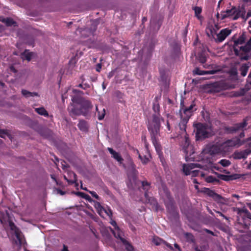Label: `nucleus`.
I'll list each match as a JSON object with an SVG mask.
<instances>
[{"label":"nucleus","mask_w":251,"mask_h":251,"mask_svg":"<svg viewBox=\"0 0 251 251\" xmlns=\"http://www.w3.org/2000/svg\"><path fill=\"white\" fill-rule=\"evenodd\" d=\"M96 110L98 113V119L99 120H102L105 115V110L104 108L102 107L101 111H99L98 106H96Z\"/></svg>","instance_id":"33"},{"label":"nucleus","mask_w":251,"mask_h":251,"mask_svg":"<svg viewBox=\"0 0 251 251\" xmlns=\"http://www.w3.org/2000/svg\"><path fill=\"white\" fill-rule=\"evenodd\" d=\"M160 98H161V96H160L159 97L156 96L154 98L153 102H158V100H159L160 99Z\"/></svg>","instance_id":"62"},{"label":"nucleus","mask_w":251,"mask_h":251,"mask_svg":"<svg viewBox=\"0 0 251 251\" xmlns=\"http://www.w3.org/2000/svg\"><path fill=\"white\" fill-rule=\"evenodd\" d=\"M204 193L209 197L212 198L217 202H222V200L223 199V197L215 193L213 190L210 189L209 188H205Z\"/></svg>","instance_id":"14"},{"label":"nucleus","mask_w":251,"mask_h":251,"mask_svg":"<svg viewBox=\"0 0 251 251\" xmlns=\"http://www.w3.org/2000/svg\"><path fill=\"white\" fill-rule=\"evenodd\" d=\"M141 184L143 189L145 191L144 196L146 201L151 204L155 205L156 210L158 211L160 207L158 202L153 197H149L148 194V191L150 189L151 183L146 180H144L141 182Z\"/></svg>","instance_id":"10"},{"label":"nucleus","mask_w":251,"mask_h":251,"mask_svg":"<svg viewBox=\"0 0 251 251\" xmlns=\"http://www.w3.org/2000/svg\"><path fill=\"white\" fill-rule=\"evenodd\" d=\"M76 194L77 196H79L81 197V198H83L84 197V195L85 194V193L81 192H78Z\"/></svg>","instance_id":"58"},{"label":"nucleus","mask_w":251,"mask_h":251,"mask_svg":"<svg viewBox=\"0 0 251 251\" xmlns=\"http://www.w3.org/2000/svg\"><path fill=\"white\" fill-rule=\"evenodd\" d=\"M159 124H155V125H150L148 129L150 132L151 140L152 144L155 147L157 154L160 156L162 152V148L158 141V137L160 136V129Z\"/></svg>","instance_id":"4"},{"label":"nucleus","mask_w":251,"mask_h":251,"mask_svg":"<svg viewBox=\"0 0 251 251\" xmlns=\"http://www.w3.org/2000/svg\"><path fill=\"white\" fill-rule=\"evenodd\" d=\"M66 172L67 173L68 177L69 180L68 181V184H75V186L77 187L78 186V183L77 182L76 175L74 172L71 170H67Z\"/></svg>","instance_id":"19"},{"label":"nucleus","mask_w":251,"mask_h":251,"mask_svg":"<svg viewBox=\"0 0 251 251\" xmlns=\"http://www.w3.org/2000/svg\"><path fill=\"white\" fill-rule=\"evenodd\" d=\"M152 109L154 112L152 116V120L148 122L147 127H149L150 125H155V124H159V128H160L161 123L160 120H163L161 118L160 114V105L159 102H153L152 106Z\"/></svg>","instance_id":"8"},{"label":"nucleus","mask_w":251,"mask_h":251,"mask_svg":"<svg viewBox=\"0 0 251 251\" xmlns=\"http://www.w3.org/2000/svg\"><path fill=\"white\" fill-rule=\"evenodd\" d=\"M216 212L220 216L223 217L224 219H227V217L224 215L221 212L216 211Z\"/></svg>","instance_id":"57"},{"label":"nucleus","mask_w":251,"mask_h":251,"mask_svg":"<svg viewBox=\"0 0 251 251\" xmlns=\"http://www.w3.org/2000/svg\"><path fill=\"white\" fill-rule=\"evenodd\" d=\"M219 163L223 167H227L230 164V162L229 160L225 159L221 160Z\"/></svg>","instance_id":"42"},{"label":"nucleus","mask_w":251,"mask_h":251,"mask_svg":"<svg viewBox=\"0 0 251 251\" xmlns=\"http://www.w3.org/2000/svg\"><path fill=\"white\" fill-rule=\"evenodd\" d=\"M142 140L144 142H147L146 136L145 135H142Z\"/></svg>","instance_id":"63"},{"label":"nucleus","mask_w":251,"mask_h":251,"mask_svg":"<svg viewBox=\"0 0 251 251\" xmlns=\"http://www.w3.org/2000/svg\"><path fill=\"white\" fill-rule=\"evenodd\" d=\"M16 237L19 241V244L20 245H21L22 244V239L21 238L20 235L18 234H16Z\"/></svg>","instance_id":"60"},{"label":"nucleus","mask_w":251,"mask_h":251,"mask_svg":"<svg viewBox=\"0 0 251 251\" xmlns=\"http://www.w3.org/2000/svg\"><path fill=\"white\" fill-rule=\"evenodd\" d=\"M123 244L125 245L126 249L127 251H133L134 250L133 247L126 239L122 240Z\"/></svg>","instance_id":"35"},{"label":"nucleus","mask_w":251,"mask_h":251,"mask_svg":"<svg viewBox=\"0 0 251 251\" xmlns=\"http://www.w3.org/2000/svg\"><path fill=\"white\" fill-rule=\"evenodd\" d=\"M101 69V64L100 63H98L96 65V70L97 72H100Z\"/></svg>","instance_id":"54"},{"label":"nucleus","mask_w":251,"mask_h":251,"mask_svg":"<svg viewBox=\"0 0 251 251\" xmlns=\"http://www.w3.org/2000/svg\"><path fill=\"white\" fill-rule=\"evenodd\" d=\"M103 211H104L108 216L111 217L112 216V211L110 209L108 208L107 210L104 209Z\"/></svg>","instance_id":"51"},{"label":"nucleus","mask_w":251,"mask_h":251,"mask_svg":"<svg viewBox=\"0 0 251 251\" xmlns=\"http://www.w3.org/2000/svg\"><path fill=\"white\" fill-rule=\"evenodd\" d=\"M184 236H185V238L186 239V240L189 242H194L195 241L194 237L193 235L191 233H189V232L185 233Z\"/></svg>","instance_id":"39"},{"label":"nucleus","mask_w":251,"mask_h":251,"mask_svg":"<svg viewBox=\"0 0 251 251\" xmlns=\"http://www.w3.org/2000/svg\"><path fill=\"white\" fill-rule=\"evenodd\" d=\"M61 164L62 169L64 170L65 172H66L67 170H69L68 168L69 166L65 161H63V162H61Z\"/></svg>","instance_id":"47"},{"label":"nucleus","mask_w":251,"mask_h":251,"mask_svg":"<svg viewBox=\"0 0 251 251\" xmlns=\"http://www.w3.org/2000/svg\"><path fill=\"white\" fill-rule=\"evenodd\" d=\"M7 136L9 138H11V135L9 134L6 130L0 129V137L5 138V136Z\"/></svg>","instance_id":"43"},{"label":"nucleus","mask_w":251,"mask_h":251,"mask_svg":"<svg viewBox=\"0 0 251 251\" xmlns=\"http://www.w3.org/2000/svg\"><path fill=\"white\" fill-rule=\"evenodd\" d=\"M246 35L243 33L239 38L234 41L233 49L234 54L239 56L241 60H247L249 59V56L248 54H244V52H242L241 47H244V44L246 41Z\"/></svg>","instance_id":"5"},{"label":"nucleus","mask_w":251,"mask_h":251,"mask_svg":"<svg viewBox=\"0 0 251 251\" xmlns=\"http://www.w3.org/2000/svg\"><path fill=\"white\" fill-rule=\"evenodd\" d=\"M40 134L45 138H48L50 135V132L47 129H44L40 131Z\"/></svg>","instance_id":"41"},{"label":"nucleus","mask_w":251,"mask_h":251,"mask_svg":"<svg viewBox=\"0 0 251 251\" xmlns=\"http://www.w3.org/2000/svg\"><path fill=\"white\" fill-rule=\"evenodd\" d=\"M199 61L202 64H204L206 62V57L203 53H200L198 54Z\"/></svg>","instance_id":"40"},{"label":"nucleus","mask_w":251,"mask_h":251,"mask_svg":"<svg viewBox=\"0 0 251 251\" xmlns=\"http://www.w3.org/2000/svg\"><path fill=\"white\" fill-rule=\"evenodd\" d=\"M161 195L163 199L167 211L174 216L177 215L178 212L176 207L175 205L174 199L171 196L170 191L166 186L162 187Z\"/></svg>","instance_id":"3"},{"label":"nucleus","mask_w":251,"mask_h":251,"mask_svg":"<svg viewBox=\"0 0 251 251\" xmlns=\"http://www.w3.org/2000/svg\"><path fill=\"white\" fill-rule=\"evenodd\" d=\"M72 100L74 104L68 107L70 113L74 115H86L89 111L92 108L91 102L84 98L74 96L72 98Z\"/></svg>","instance_id":"1"},{"label":"nucleus","mask_w":251,"mask_h":251,"mask_svg":"<svg viewBox=\"0 0 251 251\" xmlns=\"http://www.w3.org/2000/svg\"><path fill=\"white\" fill-rule=\"evenodd\" d=\"M206 32L207 36L210 39H213L215 40V35L216 34V31L212 26L207 27L206 29Z\"/></svg>","instance_id":"28"},{"label":"nucleus","mask_w":251,"mask_h":251,"mask_svg":"<svg viewBox=\"0 0 251 251\" xmlns=\"http://www.w3.org/2000/svg\"><path fill=\"white\" fill-rule=\"evenodd\" d=\"M193 126L196 132V140H202L208 137L209 132L208 131V126L206 124L198 123L194 124Z\"/></svg>","instance_id":"7"},{"label":"nucleus","mask_w":251,"mask_h":251,"mask_svg":"<svg viewBox=\"0 0 251 251\" xmlns=\"http://www.w3.org/2000/svg\"><path fill=\"white\" fill-rule=\"evenodd\" d=\"M9 226L10 229L12 230L16 229V226L15 224L10 220H8Z\"/></svg>","instance_id":"46"},{"label":"nucleus","mask_w":251,"mask_h":251,"mask_svg":"<svg viewBox=\"0 0 251 251\" xmlns=\"http://www.w3.org/2000/svg\"><path fill=\"white\" fill-rule=\"evenodd\" d=\"M174 247L176 249H177L178 251H181L180 246L176 243L174 244Z\"/></svg>","instance_id":"59"},{"label":"nucleus","mask_w":251,"mask_h":251,"mask_svg":"<svg viewBox=\"0 0 251 251\" xmlns=\"http://www.w3.org/2000/svg\"><path fill=\"white\" fill-rule=\"evenodd\" d=\"M237 213L242 216L243 219L247 218L251 220V213L246 208H238L237 209Z\"/></svg>","instance_id":"24"},{"label":"nucleus","mask_w":251,"mask_h":251,"mask_svg":"<svg viewBox=\"0 0 251 251\" xmlns=\"http://www.w3.org/2000/svg\"><path fill=\"white\" fill-rule=\"evenodd\" d=\"M32 55V52H28L27 50H25V51L21 54L22 58L24 59H26L28 61L31 59Z\"/></svg>","instance_id":"30"},{"label":"nucleus","mask_w":251,"mask_h":251,"mask_svg":"<svg viewBox=\"0 0 251 251\" xmlns=\"http://www.w3.org/2000/svg\"><path fill=\"white\" fill-rule=\"evenodd\" d=\"M180 135H184V142L182 143V150L185 153L186 156H190L194 153L193 150V147L190 144V141L188 137V135L186 133V131L185 132L180 130Z\"/></svg>","instance_id":"11"},{"label":"nucleus","mask_w":251,"mask_h":251,"mask_svg":"<svg viewBox=\"0 0 251 251\" xmlns=\"http://www.w3.org/2000/svg\"><path fill=\"white\" fill-rule=\"evenodd\" d=\"M73 93L75 94H83V92L82 91H81L80 90H76V89H74L73 90Z\"/></svg>","instance_id":"55"},{"label":"nucleus","mask_w":251,"mask_h":251,"mask_svg":"<svg viewBox=\"0 0 251 251\" xmlns=\"http://www.w3.org/2000/svg\"><path fill=\"white\" fill-rule=\"evenodd\" d=\"M249 67L250 66L247 64H244L241 66L240 71L241 72V74L243 76L246 75Z\"/></svg>","instance_id":"31"},{"label":"nucleus","mask_w":251,"mask_h":251,"mask_svg":"<svg viewBox=\"0 0 251 251\" xmlns=\"http://www.w3.org/2000/svg\"><path fill=\"white\" fill-rule=\"evenodd\" d=\"M82 198L85 199V200L88 201H92V199H91V197L87 194H85Z\"/></svg>","instance_id":"52"},{"label":"nucleus","mask_w":251,"mask_h":251,"mask_svg":"<svg viewBox=\"0 0 251 251\" xmlns=\"http://www.w3.org/2000/svg\"><path fill=\"white\" fill-rule=\"evenodd\" d=\"M61 251H69L67 246L64 245Z\"/></svg>","instance_id":"64"},{"label":"nucleus","mask_w":251,"mask_h":251,"mask_svg":"<svg viewBox=\"0 0 251 251\" xmlns=\"http://www.w3.org/2000/svg\"><path fill=\"white\" fill-rule=\"evenodd\" d=\"M226 144V143H217L215 144L208 146L205 151L211 155L219 154L224 151V147Z\"/></svg>","instance_id":"12"},{"label":"nucleus","mask_w":251,"mask_h":251,"mask_svg":"<svg viewBox=\"0 0 251 251\" xmlns=\"http://www.w3.org/2000/svg\"><path fill=\"white\" fill-rule=\"evenodd\" d=\"M94 206L98 211V212L100 214V212H102L104 210V208L101 206L100 203L96 201H94Z\"/></svg>","instance_id":"37"},{"label":"nucleus","mask_w":251,"mask_h":251,"mask_svg":"<svg viewBox=\"0 0 251 251\" xmlns=\"http://www.w3.org/2000/svg\"><path fill=\"white\" fill-rule=\"evenodd\" d=\"M245 14V7L244 6H239L236 7L233 6L230 9H227L226 11H222L221 14V20H223L226 18L232 17L233 20H236L242 14Z\"/></svg>","instance_id":"6"},{"label":"nucleus","mask_w":251,"mask_h":251,"mask_svg":"<svg viewBox=\"0 0 251 251\" xmlns=\"http://www.w3.org/2000/svg\"><path fill=\"white\" fill-rule=\"evenodd\" d=\"M237 213L242 216L243 219L247 218L251 220V213L246 208H238L237 209Z\"/></svg>","instance_id":"23"},{"label":"nucleus","mask_w":251,"mask_h":251,"mask_svg":"<svg viewBox=\"0 0 251 251\" xmlns=\"http://www.w3.org/2000/svg\"><path fill=\"white\" fill-rule=\"evenodd\" d=\"M139 157L141 160L142 163L144 164H146L149 161V159L147 157H146V156H145L144 158H143L141 156V155L139 154Z\"/></svg>","instance_id":"49"},{"label":"nucleus","mask_w":251,"mask_h":251,"mask_svg":"<svg viewBox=\"0 0 251 251\" xmlns=\"http://www.w3.org/2000/svg\"><path fill=\"white\" fill-rule=\"evenodd\" d=\"M152 243L156 246H160L161 245H164L167 247L171 251H174L173 246L163 239L157 236H154L152 239Z\"/></svg>","instance_id":"15"},{"label":"nucleus","mask_w":251,"mask_h":251,"mask_svg":"<svg viewBox=\"0 0 251 251\" xmlns=\"http://www.w3.org/2000/svg\"><path fill=\"white\" fill-rule=\"evenodd\" d=\"M191 175L192 176H203V174L199 170H194L191 171Z\"/></svg>","instance_id":"44"},{"label":"nucleus","mask_w":251,"mask_h":251,"mask_svg":"<svg viewBox=\"0 0 251 251\" xmlns=\"http://www.w3.org/2000/svg\"><path fill=\"white\" fill-rule=\"evenodd\" d=\"M5 24L7 26H11L12 25L16 26L17 23L11 18H6Z\"/></svg>","instance_id":"36"},{"label":"nucleus","mask_w":251,"mask_h":251,"mask_svg":"<svg viewBox=\"0 0 251 251\" xmlns=\"http://www.w3.org/2000/svg\"><path fill=\"white\" fill-rule=\"evenodd\" d=\"M57 192L58 194H59L61 195H64L66 193V192L65 191H62V190H61V189H59L57 190Z\"/></svg>","instance_id":"56"},{"label":"nucleus","mask_w":251,"mask_h":251,"mask_svg":"<svg viewBox=\"0 0 251 251\" xmlns=\"http://www.w3.org/2000/svg\"><path fill=\"white\" fill-rule=\"evenodd\" d=\"M230 73L232 75H237V70L236 68H232L230 71Z\"/></svg>","instance_id":"50"},{"label":"nucleus","mask_w":251,"mask_h":251,"mask_svg":"<svg viewBox=\"0 0 251 251\" xmlns=\"http://www.w3.org/2000/svg\"><path fill=\"white\" fill-rule=\"evenodd\" d=\"M215 174L217 175L218 178L224 180V181H230L235 180L238 178H239V175L235 174L231 175H225L223 174H220L218 173L215 172Z\"/></svg>","instance_id":"16"},{"label":"nucleus","mask_w":251,"mask_h":251,"mask_svg":"<svg viewBox=\"0 0 251 251\" xmlns=\"http://www.w3.org/2000/svg\"><path fill=\"white\" fill-rule=\"evenodd\" d=\"M210 92L218 93L224 89V83L221 82H217L209 85Z\"/></svg>","instance_id":"18"},{"label":"nucleus","mask_w":251,"mask_h":251,"mask_svg":"<svg viewBox=\"0 0 251 251\" xmlns=\"http://www.w3.org/2000/svg\"><path fill=\"white\" fill-rule=\"evenodd\" d=\"M217 72L216 70L203 71L198 68H196L193 71V73L197 75H213Z\"/></svg>","instance_id":"21"},{"label":"nucleus","mask_w":251,"mask_h":251,"mask_svg":"<svg viewBox=\"0 0 251 251\" xmlns=\"http://www.w3.org/2000/svg\"><path fill=\"white\" fill-rule=\"evenodd\" d=\"M197 164L192 163L188 165H183V172L186 176L191 175V170L196 167Z\"/></svg>","instance_id":"22"},{"label":"nucleus","mask_w":251,"mask_h":251,"mask_svg":"<svg viewBox=\"0 0 251 251\" xmlns=\"http://www.w3.org/2000/svg\"><path fill=\"white\" fill-rule=\"evenodd\" d=\"M250 119V117H247L243 119L241 123L235 124L232 126H226L225 127V131L228 133H235L239 130L243 131L248 125V121Z\"/></svg>","instance_id":"9"},{"label":"nucleus","mask_w":251,"mask_h":251,"mask_svg":"<svg viewBox=\"0 0 251 251\" xmlns=\"http://www.w3.org/2000/svg\"><path fill=\"white\" fill-rule=\"evenodd\" d=\"M22 94L26 98L38 96V93L36 92H30L26 90H22Z\"/></svg>","instance_id":"32"},{"label":"nucleus","mask_w":251,"mask_h":251,"mask_svg":"<svg viewBox=\"0 0 251 251\" xmlns=\"http://www.w3.org/2000/svg\"><path fill=\"white\" fill-rule=\"evenodd\" d=\"M193 9L195 11V16L198 19H200V18H201V16H200V15L201 14V13L202 12L201 8L200 7H198V6H195V7L193 8Z\"/></svg>","instance_id":"38"},{"label":"nucleus","mask_w":251,"mask_h":251,"mask_svg":"<svg viewBox=\"0 0 251 251\" xmlns=\"http://www.w3.org/2000/svg\"><path fill=\"white\" fill-rule=\"evenodd\" d=\"M88 192L89 193H90L91 194V195L93 197L96 198L97 200H100V197L97 195V194L95 191H89Z\"/></svg>","instance_id":"48"},{"label":"nucleus","mask_w":251,"mask_h":251,"mask_svg":"<svg viewBox=\"0 0 251 251\" xmlns=\"http://www.w3.org/2000/svg\"><path fill=\"white\" fill-rule=\"evenodd\" d=\"M107 150L109 151L110 154H111L112 157L113 158H114L120 164H121L123 162L124 159L119 152H116L112 148H108Z\"/></svg>","instance_id":"20"},{"label":"nucleus","mask_w":251,"mask_h":251,"mask_svg":"<svg viewBox=\"0 0 251 251\" xmlns=\"http://www.w3.org/2000/svg\"><path fill=\"white\" fill-rule=\"evenodd\" d=\"M77 126L82 131L87 132L88 131L87 123L85 120H80L77 125Z\"/></svg>","instance_id":"27"},{"label":"nucleus","mask_w":251,"mask_h":251,"mask_svg":"<svg viewBox=\"0 0 251 251\" xmlns=\"http://www.w3.org/2000/svg\"><path fill=\"white\" fill-rule=\"evenodd\" d=\"M205 180L208 183H217L219 182L218 179L212 176H207L205 178Z\"/></svg>","instance_id":"34"},{"label":"nucleus","mask_w":251,"mask_h":251,"mask_svg":"<svg viewBox=\"0 0 251 251\" xmlns=\"http://www.w3.org/2000/svg\"><path fill=\"white\" fill-rule=\"evenodd\" d=\"M251 153V150L250 149H247L240 151H236L234 153V158L236 159H245Z\"/></svg>","instance_id":"17"},{"label":"nucleus","mask_w":251,"mask_h":251,"mask_svg":"<svg viewBox=\"0 0 251 251\" xmlns=\"http://www.w3.org/2000/svg\"><path fill=\"white\" fill-rule=\"evenodd\" d=\"M203 231H204L206 233H207L208 234H211L212 236H215V235L213 231H212L210 230H209V229H206V228H204V229H203Z\"/></svg>","instance_id":"53"},{"label":"nucleus","mask_w":251,"mask_h":251,"mask_svg":"<svg viewBox=\"0 0 251 251\" xmlns=\"http://www.w3.org/2000/svg\"><path fill=\"white\" fill-rule=\"evenodd\" d=\"M195 107L196 104L194 101L192 102L190 105L186 106L184 105V100H181L179 110L181 121L178 125L180 130L183 132L185 131L187 124L189 119L193 115L194 112L197 110V108Z\"/></svg>","instance_id":"2"},{"label":"nucleus","mask_w":251,"mask_h":251,"mask_svg":"<svg viewBox=\"0 0 251 251\" xmlns=\"http://www.w3.org/2000/svg\"><path fill=\"white\" fill-rule=\"evenodd\" d=\"M35 111L39 115L43 116L45 117L49 116L48 112L45 109L44 107H40L35 108Z\"/></svg>","instance_id":"29"},{"label":"nucleus","mask_w":251,"mask_h":251,"mask_svg":"<svg viewBox=\"0 0 251 251\" xmlns=\"http://www.w3.org/2000/svg\"><path fill=\"white\" fill-rule=\"evenodd\" d=\"M243 15L241 16L240 17H241L243 19L245 20H247V19H248L249 17H251V11L249 10L248 11L247 15H246V10H245V14H242Z\"/></svg>","instance_id":"45"},{"label":"nucleus","mask_w":251,"mask_h":251,"mask_svg":"<svg viewBox=\"0 0 251 251\" xmlns=\"http://www.w3.org/2000/svg\"><path fill=\"white\" fill-rule=\"evenodd\" d=\"M231 32L232 30L228 28H226L222 29L220 32L216 35L217 38L215 39V41L216 43L222 42L228 35L231 34Z\"/></svg>","instance_id":"13"},{"label":"nucleus","mask_w":251,"mask_h":251,"mask_svg":"<svg viewBox=\"0 0 251 251\" xmlns=\"http://www.w3.org/2000/svg\"><path fill=\"white\" fill-rule=\"evenodd\" d=\"M6 18H4L3 16H0V21L4 23H5V20Z\"/></svg>","instance_id":"61"},{"label":"nucleus","mask_w":251,"mask_h":251,"mask_svg":"<svg viewBox=\"0 0 251 251\" xmlns=\"http://www.w3.org/2000/svg\"><path fill=\"white\" fill-rule=\"evenodd\" d=\"M113 234L115 238L119 239L121 242L122 240L125 239L123 237V232L118 226H116L114 230L113 231Z\"/></svg>","instance_id":"26"},{"label":"nucleus","mask_w":251,"mask_h":251,"mask_svg":"<svg viewBox=\"0 0 251 251\" xmlns=\"http://www.w3.org/2000/svg\"><path fill=\"white\" fill-rule=\"evenodd\" d=\"M9 217V213L6 209V207L4 206H1L0 207V221L2 223V220H4L6 217Z\"/></svg>","instance_id":"25"}]
</instances>
